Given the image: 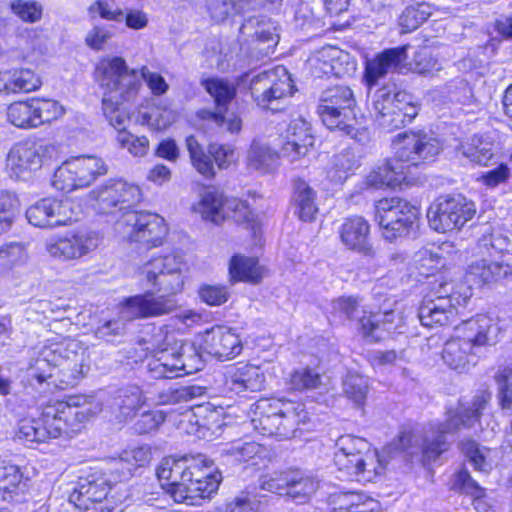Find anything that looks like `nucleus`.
Wrapping results in <instances>:
<instances>
[{
	"instance_id": "f257e3e1",
	"label": "nucleus",
	"mask_w": 512,
	"mask_h": 512,
	"mask_svg": "<svg viewBox=\"0 0 512 512\" xmlns=\"http://www.w3.org/2000/svg\"><path fill=\"white\" fill-rule=\"evenodd\" d=\"M184 268L183 257L173 252L152 257L144 263L139 270V278L152 293L128 298L121 307V318L130 321L170 313L175 308L170 296L183 289Z\"/></svg>"
},
{
	"instance_id": "f03ea898",
	"label": "nucleus",
	"mask_w": 512,
	"mask_h": 512,
	"mask_svg": "<svg viewBox=\"0 0 512 512\" xmlns=\"http://www.w3.org/2000/svg\"><path fill=\"white\" fill-rule=\"evenodd\" d=\"M156 474L162 488L176 503L191 506L210 498L221 482V474L214 471L213 462L202 458L166 457L158 465Z\"/></svg>"
},
{
	"instance_id": "7ed1b4c3",
	"label": "nucleus",
	"mask_w": 512,
	"mask_h": 512,
	"mask_svg": "<svg viewBox=\"0 0 512 512\" xmlns=\"http://www.w3.org/2000/svg\"><path fill=\"white\" fill-rule=\"evenodd\" d=\"M100 411L91 397L72 395L65 401L46 407L36 419H23L18 424L17 437L27 443H41L63 435L72 436L81 424Z\"/></svg>"
},
{
	"instance_id": "20e7f679",
	"label": "nucleus",
	"mask_w": 512,
	"mask_h": 512,
	"mask_svg": "<svg viewBox=\"0 0 512 512\" xmlns=\"http://www.w3.org/2000/svg\"><path fill=\"white\" fill-rule=\"evenodd\" d=\"M87 360V349L78 340L65 339L44 346L30 364L27 375L30 381L42 384L52 379L57 370L61 384L74 386L88 369Z\"/></svg>"
},
{
	"instance_id": "39448f33",
	"label": "nucleus",
	"mask_w": 512,
	"mask_h": 512,
	"mask_svg": "<svg viewBox=\"0 0 512 512\" xmlns=\"http://www.w3.org/2000/svg\"><path fill=\"white\" fill-rule=\"evenodd\" d=\"M489 400L490 394L482 392L474 397L472 405L468 409L448 410L444 422L431 424L433 438L425 439L416 450L413 448L418 439L409 431L401 432L397 442H394L393 445L396 449L408 451L410 454L421 451L427 460H434L447 450L445 435L453 434L462 428L473 427L475 423L479 422L482 411Z\"/></svg>"
},
{
	"instance_id": "423d86ee",
	"label": "nucleus",
	"mask_w": 512,
	"mask_h": 512,
	"mask_svg": "<svg viewBox=\"0 0 512 512\" xmlns=\"http://www.w3.org/2000/svg\"><path fill=\"white\" fill-rule=\"evenodd\" d=\"M251 424L253 429L264 436L280 440L295 436L300 425L309 420L305 405L285 398H264L254 405Z\"/></svg>"
},
{
	"instance_id": "0eeeda50",
	"label": "nucleus",
	"mask_w": 512,
	"mask_h": 512,
	"mask_svg": "<svg viewBox=\"0 0 512 512\" xmlns=\"http://www.w3.org/2000/svg\"><path fill=\"white\" fill-rule=\"evenodd\" d=\"M338 450L334 463L343 477L356 481L371 482L381 475L387 465L384 457L369 443L359 437L342 436L336 443Z\"/></svg>"
},
{
	"instance_id": "6e6552de",
	"label": "nucleus",
	"mask_w": 512,
	"mask_h": 512,
	"mask_svg": "<svg viewBox=\"0 0 512 512\" xmlns=\"http://www.w3.org/2000/svg\"><path fill=\"white\" fill-rule=\"evenodd\" d=\"M356 106L353 91L348 86L337 85L323 91L318 106V114L323 124L330 130H337L359 143H366L370 136L365 128L356 127Z\"/></svg>"
},
{
	"instance_id": "1a4fd4ad",
	"label": "nucleus",
	"mask_w": 512,
	"mask_h": 512,
	"mask_svg": "<svg viewBox=\"0 0 512 512\" xmlns=\"http://www.w3.org/2000/svg\"><path fill=\"white\" fill-rule=\"evenodd\" d=\"M471 296V286L467 284L435 279L431 291L419 307L421 324L432 328L452 323L456 306L466 304Z\"/></svg>"
},
{
	"instance_id": "9d476101",
	"label": "nucleus",
	"mask_w": 512,
	"mask_h": 512,
	"mask_svg": "<svg viewBox=\"0 0 512 512\" xmlns=\"http://www.w3.org/2000/svg\"><path fill=\"white\" fill-rule=\"evenodd\" d=\"M96 78L105 89L102 98L103 112L106 99L116 104L118 110H123V103L134 101L142 89L138 71L129 69L121 57L102 59L96 66Z\"/></svg>"
},
{
	"instance_id": "9b49d317",
	"label": "nucleus",
	"mask_w": 512,
	"mask_h": 512,
	"mask_svg": "<svg viewBox=\"0 0 512 512\" xmlns=\"http://www.w3.org/2000/svg\"><path fill=\"white\" fill-rule=\"evenodd\" d=\"M418 114V108L412 102V96L395 87L383 86L372 98L371 115L376 125L385 132L404 127Z\"/></svg>"
},
{
	"instance_id": "f8f14e48",
	"label": "nucleus",
	"mask_w": 512,
	"mask_h": 512,
	"mask_svg": "<svg viewBox=\"0 0 512 512\" xmlns=\"http://www.w3.org/2000/svg\"><path fill=\"white\" fill-rule=\"evenodd\" d=\"M201 85L213 98L215 109H202L198 112V117L211 127L238 133L242 128V120L239 115L228 113V105L236 96L235 84L223 78H208L202 80Z\"/></svg>"
},
{
	"instance_id": "ddd939ff",
	"label": "nucleus",
	"mask_w": 512,
	"mask_h": 512,
	"mask_svg": "<svg viewBox=\"0 0 512 512\" xmlns=\"http://www.w3.org/2000/svg\"><path fill=\"white\" fill-rule=\"evenodd\" d=\"M59 147L54 143L24 140L12 146L6 157L10 177L26 180L38 171L45 161L56 160Z\"/></svg>"
},
{
	"instance_id": "4468645a",
	"label": "nucleus",
	"mask_w": 512,
	"mask_h": 512,
	"mask_svg": "<svg viewBox=\"0 0 512 512\" xmlns=\"http://www.w3.org/2000/svg\"><path fill=\"white\" fill-rule=\"evenodd\" d=\"M418 207L398 198H383L375 203V221L382 230L384 239L392 242L406 236L417 224Z\"/></svg>"
},
{
	"instance_id": "2eb2a0df",
	"label": "nucleus",
	"mask_w": 512,
	"mask_h": 512,
	"mask_svg": "<svg viewBox=\"0 0 512 512\" xmlns=\"http://www.w3.org/2000/svg\"><path fill=\"white\" fill-rule=\"evenodd\" d=\"M250 91L258 106L278 111L280 104L294 93V85L288 70L278 65L254 76Z\"/></svg>"
},
{
	"instance_id": "dca6fc26",
	"label": "nucleus",
	"mask_w": 512,
	"mask_h": 512,
	"mask_svg": "<svg viewBox=\"0 0 512 512\" xmlns=\"http://www.w3.org/2000/svg\"><path fill=\"white\" fill-rule=\"evenodd\" d=\"M106 173L107 168L98 157H72L55 170L52 185L56 190L69 193L90 186L98 176Z\"/></svg>"
},
{
	"instance_id": "f3484780",
	"label": "nucleus",
	"mask_w": 512,
	"mask_h": 512,
	"mask_svg": "<svg viewBox=\"0 0 512 512\" xmlns=\"http://www.w3.org/2000/svg\"><path fill=\"white\" fill-rule=\"evenodd\" d=\"M476 213L474 202L462 195L441 196L428 209L427 218L430 227L437 232L460 229Z\"/></svg>"
},
{
	"instance_id": "a211bd4d",
	"label": "nucleus",
	"mask_w": 512,
	"mask_h": 512,
	"mask_svg": "<svg viewBox=\"0 0 512 512\" xmlns=\"http://www.w3.org/2000/svg\"><path fill=\"white\" fill-rule=\"evenodd\" d=\"M117 229L129 239L148 249L163 244L168 233L164 218L149 212L127 211L117 222Z\"/></svg>"
},
{
	"instance_id": "6ab92c4d",
	"label": "nucleus",
	"mask_w": 512,
	"mask_h": 512,
	"mask_svg": "<svg viewBox=\"0 0 512 512\" xmlns=\"http://www.w3.org/2000/svg\"><path fill=\"white\" fill-rule=\"evenodd\" d=\"M93 207L100 214H116L129 209L141 201L142 193L137 185L122 179H109L90 192Z\"/></svg>"
},
{
	"instance_id": "aec40b11",
	"label": "nucleus",
	"mask_w": 512,
	"mask_h": 512,
	"mask_svg": "<svg viewBox=\"0 0 512 512\" xmlns=\"http://www.w3.org/2000/svg\"><path fill=\"white\" fill-rule=\"evenodd\" d=\"M261 488L286 495L297 503H306L318 490L319 481L312 474L299 470L274 473L261 482Z\"/></svg>"
},
{
	"instance_id": "412c9836",
	"label": "nucleus",
	"mask_w": 512,
	"mask_h": 512,
	"mask_svg": "<svg viewBox=\"0 0 512 512\" xmlns=\"http://www.w3.org/2000/svg\"><path fill=\"white\" fill-rule=\"evenodd\" d=\"M110 484L103 476L90 475L80 478L69 495L75 512H113V502L108 498Z\"/></svg>"
},
{
	"instance_id": "4be33fe9",
	"label": "nucleus",
	"mask_w": 512,
	"mask_h": 512,
	"mask_svg": "<svg viewBox=\"0 0 512 512\" xmlns=\"http://www.w3.org/2000/svg\"><path fill=\"white\" fill-rule=\"evenodd\" d=\"M394 158L397 165H404L405 171L410 166L432 160L440 151L439 142L423 133H403L396 136L392 142Z\"/></svg>"
},
{
	"instance_id": "5701e85b",
	"label": "nucleus",
	"mask_w": 512,
	"mask_h": 512,
	"mask_svg": "<svg viewBox=\"0 0 512 512\" xmlns=\"http://www.w3.org/2000/svg\"><path fill=\"white\" fill-rule=\"evenodd\" d=\"M26 218L35 227L52 228L77 220V213L69 199L44 198L26 211Z\"/></svg>"
},
{
	"instance_id": "b1692460",
	"label": "nucleus",
	"mask_w": 512,
	"mask_h": 512,
	"mask_svg": "<svg viewBox=\"0 0 512 512\" xmlns=\"http://www.w3.org/2000/svg\"><path fill=\"white\" fill-rule=\"evenodd\" d=\"M110 99L104 101V117L117 130L116 140L120 147L127 149L134 157L145 156L149 150V140L145 136H135L126 130L129 114L126 109L118 110Z\"/></svg>"
},
{
	"instance_id": "393cba45",
	"label": "nucleus",
	"mask_w": 512,
	"mask_h": 512,
	"mask_svg": "<svg viewBox=\"0 0 512 512\" xmlns=\"http://www.w3.org/2000/svg\"><path fill=\"white\" fill-rule=\"evenodd\" d=\"M472 348L477 352L482 347L496 345L500 341L501 328L489 315L479 314L464 321L458 328Z\"/></svg>"
},
{
	"instance_id": "a878e982",
	"label": "nucleus",
	"mask_w": 512,
	"mask_h": 512,
	"mask_svg": "<svg viewBox=\"0 0 512 512\" xmlns=\"http://www.w3.org/2000/svg\"><path fill=\"white\" fill-rule=\"evenodd\" d=\"M314 141L310 124L303 119L293 120L286 130L279 156L291 163L298 161L307 155Z\"/></svg>"
},
{
	"instance_id": "bb28decb",
	"label": "nucleus",
	"mask_w": 512,
	"mask_h": 512,
	"mask_svg": "<svg viewBox=\"0 0 512 512\" xmlns=\"http://www.w3.org/2000/svg\"><path fill=\"white\" fill-rule=\"evenodd\" d=\"M240 34L245 40L251 38L254 49L266 56L273 53L279 40L275 22L263 16L246 19L240 27Z\"/></svg>"
},
{
	"instance_id": "cd10ccee",
	"label": "nucleus",
	"mask_w": 512,
	"mask_h": 512,
	"mask_svg": "<svg viewBox=\"0 0 512 512\" xmlns=\"http://www.w3.org/2000/svg\"><path fill=\"white\" fill-rule=\"evenodd\" d=\"M341 242L350 250L374 257L376 252L369 241L370 224L362 216L346 218L339 228Z\"/></svg>"
},
{
	"instance_id": "c85d7f7f",
	"label": "nucleus",
	"mask_w": 512,
	"mask_h": 512,
	"mask_svg": "<svg viewBox=\"0 0 512 512\" xmlns=\"http://www.w3.org/2000/svg\"><path fill=\"white\" fill-rule=\"evenodd\" d=\"M407 60V46L384 50L374 59L367 62L365 79L369 88L389 72L399 71Z\"/></svg>"
},
{
	"instance_id": "c756f323",
	"label": "nucleus",
	"mask_w": 512,
	"mask_h": 512,
	"mask_svg": "<svg viewBox=\"0 0 512 512\" xmlns=\"http://www.w3.org/2000/svg\"><path fill=\"white\" fill-rule=\"evenodd\" d=\"M204 344L207 353L219 359L234 358L242 350L238 335L232 329L222 326L207 331Z\"/></svg>"
},
{
	"instance_id": "7c9ffc66",
	"label": "nucleus",
	"mask_w": 512,
	"mask_h": 512,
	"mask_svg": "<svg viewBox=\"0 0 512 512\" xmlns=\"http://www.w3.org/2000/svg\"><path fill=\"white\" fill-rule=\"evenodd\" d=\"M266 382L264 372L259 366L241 365L230 369L226 374L227 389L236 394L261 391Z\"/></svg>"
},
{
	"instance_id": "2f4dec72",
	"label": "nucleus",
	"mask_w": 512,
	"mask_h": 512,
	"mask_svg": "<svg viewBox=\"0 0 512 512\" xmlns=\"http://www.w3.org/2000/svg\"><path fill=\"white\" fill-rule=\"evenodd\" d=\"M512 277V264L507 262L487 261L485 259L472 263L466 273V282L472 285H485Z\"/></svg>"
},
{
	"instance_id": "473e14b6",
	"label": "nucleus",
	"mask_w": 512,
	"mask_h": 512,
	"mask_svg": "<svg viewBox=\"0 0 512 512\" xmlns=\"http://www.w3.org/2000/svg\"><path fill=\"white\" fill-rule=\"evenodd\" d=\"M27 480L20 468L7 462L0 463V497L3 501L18 503L24 500Z\"/></svg>"
},
{
	"instance_id": "72a5a7b5",
	"label": "nucleus",
	"mask_w": 512,
	"mask_h": 512,
	"mask_svg": "<svg viewBox=\"0 0 512 512\" xmlns=\"http://www.w3.org/2000/svg\"><path fill=\"white\" fill-rule=\"evenodd\" d=\"M144 403L145 397L142 390L138 386L132 385L118 391L110 408L119 422H126L136 415Z\"/></svg>"
},
{
	"instance_id": "f704fd0d",
	"label": "nucleus",
	"mask_w": 512,
	"mask_h": 512,
	"mask_svg": "<svg viewBox=\"0 0 512 512\" xmlns=\"http://www.w3.org/2000/svg\"><path fill=\"white\" fill-rule=\"evenodd\" d=\"M476 351L472 348L471 343L459 333L453 339L448 340L442 351L444 362L455 370H462L468 364L474 363Z\"/></svg>"
},
{
	"instance_id": "c9c22d12",
	"label": "nucleus",
	"mask_w": 512,
	"mask_h": 512,
	"mask_svg": "<svg viewBox=\"0 0 512 512\" xmlns=\"http://www.w3.org/2000/svg\"><path fill=\"white\" fill-rule=\"evenodd\" d=\"M317 193L305 181L298 180L294 184L292 204L294 214L304 222H311L318 212Z\"/></svg>"
},
{
	"instance_id": "e433bc0d",
	"label": "nucleus",
	"mask_w": 512,
	"mask_h": 512,
	"mask_svg": "<svg viewBox=\"0 0 512 512\" xmlns=\"http://www.w3.org/2000/svg\"><path fill=\"white\" fill-rule=\"evenodd\" d=\"M264 453V448L256 442L235 441L226 445L221 456L227 463H248L257 465Z\"/></svg>"
},
{
	"instance_id": "4c0bfd02",
	"label": "nucleus",
	"mask_w": 512,
	"mask_h": 512,
	"mask_svg": "<svg viewBox=\"0 0 512 512\" xmlns=\"http://www.w3.org/2000/svg\"><path fill=\"white\" fill-rule=\"evenodd\" d=\"M406 174L405 166L397 165L391 159L372 170L366 177V183L374 188L395 187L405 180Z\"/></svg>"
},
{
	"instance_id": "58836bf2",
	"label": "nucleus",
	"mask_w": 512,
	"mask_h": 512,
	"mask_svg": "<svg viewBox=\"0 0 512 512\" xmlns=\"http://www.w3.org/2000/svg\"><path fill=\"white\" fill-rule=\"evenodd\" d=\"M459 152L469 161L486 166L494 158V143L487 137L474 135L459 147Z\"/></svg>"
},
{
	"instance_id": "ea45409f",
	"label": "nucleus",
	"mask_w": 512,
	"mask_h": 512,
	"mask_svg": "<svg viewBox=\"0 0 512 512\" xmlns=\"http://www.w3.org/2000/svg\"><path fill=\"white\" fill-rule=\"evenodd\" d=\"M229 273L235 281L257 283L263 271L256 258L238 255L231 259Z\"/></svg>"
},
{
	"instance_id": "a19ab883",
	"label": "nucleus",
	"mask_w": 512,
	"mask_h": 512,
	"mask_svg": "<svg viewBox=\"0 0 512 512\" xmlns=\"http://www.w3.org/2000/svg\"><path fill=\"white\" fill-rule=\"evenodd\" d=\"M8 94L29 93L37 90L42 82L40 77L29 68L7 69Z\"/></svg>"
},
{
	"instance_id": "79ce46f5",
	"label": "nucleus",
	"mask_w": 512,
	"mask_h": 512,
	"mask_svg": "<svg viewBox=\"0 0 512 512\" xmlns=\"http://www.w3.org/2000/svg\"><path fill=\"white\" fill-rule=\"evenodd\" d=\"M17 49L23 59L42 56L47 51L46 38L36 29H26L17 35Z\"/></svg>"
},
{
	"instance_id": "37998d69",
	"label": "nucleus",
	"mask_w": 512,
	"mask_h": 512,
	"mask_svg": "<svg viewBox=\"0 0 512 512\" xmlns=\"http://www.w3.org/2000/svg\"><path fill=\"white\" fill-rule=\"evenodd\" d=\"M226 206L232 207L224 201L223 195L218 191H208L198 205V210L205 220L215 224L221 223L226 217Z\"/></svg>"
},
{
	"instance_id": "c03bdc74",
	"label": "nucleus",
	"mask_w": 512,
	"mask_h": 512,
	"mask_svg": "<svg viewBox=\"0 0 512 512\" xmlns=\"http://www.w3.org/2000/svg\"><path fill=\"white\" fill-rule=\"evenodd\" d=\"M6 115L8 122L17 128L31 129L38 127L32 98L11 103L7 107Z\"/></svg>"
},
{
	"instance_id": "a18cd8bd",
	"label": "nucleus",
	"mask_w": 512,
	"mask_h": 512,
	"mask_svg": "<svg viewBox=\"0 0 512 512\" xmlns=\"http://www.w3.org/2000/svg\"><path fill=\"white\" fill-rule=\"evenodd\" d=\"M359 166V161L349 149H345L339 154L334 155L331 168L328 171V177L331 181L341 183Z\"/></svg>"
},
{
	"instance_id": "49530a36",
	"label": "nucleus",
	"mask_w": 512,
	"mask_h": 512,
	"mask_svg": "<svg viewBox=\"0 0 512 512\" xmlns=\"http://www.w3.org/2000/svg\"><path fill=\"white\" fill-rule=\"evenodd\" d=\"M278 155L265 144L254 141L247 154L248 166L254 170L266 172L274 166Z\"/></svg>"
},
{
	"instance_id": "de8ad7c7",
	"label": "nucleus",
	"mask_w": 512,
	"mask_h": 512,
	"mask_svg": "<svg viewBox=\"0 0 512 512\" xmlns=\"http://www.w3.org/2000/svg\"><path fill=\"white\" fill-rule=\"evenodd\" d=\"M431 13V7L427 3L408 6L400 15L399 25L404 32H411L423 24Z\"/></svg>"
},
{
	"instance_id": "09e8293b",
	"label": "nucleus",
	"mask_w": 512,
	"mask_h": 512,
	"mask_svg": "<svg viewBox=\"0 0 512 512\" xmlns=\"http://www.w3.org/2000/svg\"><path fill=\"white\" fill-rule=\"evenodd\" d=\"M203 394V388L196 385L172 386L158 395V403L162 405L177 404L190 401Z\"/></svg>"
},
{
	"instance_id": "8fccbe9b",
	"label": "nucleus",
	"mask_w": 512,
	"mask_h": 512,
	"mask_svg": "<svg viewBox=\"0 0 512 512\" xmlns=\"http://www.w3.org/2000/svg\"><path fill=\"white\" fill-rule=\"evenodd\" d=\"M186 146L195 169L204 177H213L215 173L212 161L193 135L186 138Z\"/></svg>"
},
{
	"instance_id": "3c124183",
	"label": "nucleus",
	"mask_w": 512,
	"mask_h": 512,
	"mask_svg": "<svg viewBox=\"0 0 512 512\" xmlns=\"http://www.w3.org/2000/svg\"><path fill=\"white\" fill-rule=\"evenodd\" d=\"M340 53L339 49L333 46H326L315 52L309 59L308 63L313 73L320 77L329 75L334 71V59Z\"/></svg>"
},
{
	"instance_id": "603ef678",
	"label": "nucleus",
	"mask_w": 512,
	"mask_h": 512,
	"mask_svg": "<svg viewBox=\"0 0 512 512\" xmlns=\"http://www.w3.org/2000/svg\"><path fill=\"white\" fill-rule=\"evenodd\" d=\"M37 126L49 123L64 114V108L57 101L45 98H32Z\"/></svg>"
},
{
	"instance_id": "864d4df0",
	"label": "nucleus",
	"mask_w": 512,
	"mask_h": 512,
	"mask_svg": "<svg viewBox=\"0 0 512 512\" xmlns=\"http://www.w3.org/2000/svg\"><path fill=\"white\" fill-rule=\"evenodd\" d=\"M462 451L475 470L485 473L491 470L492 463L489 459L490 449L486 447L480 448L475 441L468 440L462 443Z\"/></svg>"
},
{
	"instance_id": "5fc2aeb1",
	"label": "nucleus",
	"mask_w": 512,
	"mask_h": 512,
	"mask_svg": "<svg viewBox=\"0 0 512 512\" xmlns=\"http://www.w3.org/2000/svg\"><path fill=\"white\" fill-rule=\"evenodd\" d=\"M207 8L211 17L217 21L225 20L232 11L240 13L251 8L249 1L238 0H207Z\"/></svg>"
},
{
	"instance_id": "6e6d98bb",
	"label": "nucleus",
	"mask_w": 512,
	"mask_h": 512,
	"mask_svg": "<svg viewBox=\"0 0 512 512\" xmlns=\"http://www.w3.org/2000/svg\"><path fill=\"white\" fill-rule=\"evenodd\" d=\"M383 316L380 312L367 313L364 311L357 324L359 333L365 339L374 342L379 341L382 338L381 327H385V322H381Z\"/></svg>"
},
{
	"instance_id": "4d7b16f0",
	"label": "nucleus",
	"mask_w": 512,
	"mask_h": 512,
	"mask_svg": "<svg viewBox=\"0 0 512 512\" xmlns=\"http://www.w3.org/2000/svg\"><path fill=\"white\" fill-rule=\"evenodd\" d=\"M18 205L19 201L15 194L0 190V235L12 226Z\"/></svg>"
},
{
	"instance_id": "13d9d810",
	"label": "nucleus",
	"mask_w": 512,
	"mask_h": 512,
	"mask_svg": "<svg viewBox=\"0 0 512 512\" xmlns=\"http://www.w3.org/2000/svg\"><path fill=\"white\" fill-rule=\"evenodd\" d=\"M368 388V380L359 374H348L343 382L345 395L357 405L364 404Z\"/></svg>"
},
{
	"instance_id": "bf43d9fd",
	"label": "nucleus",
	"mask_w": 512,
	"mask_h": 512,
	"mask_svg": "<svg viewBox=\"0 0 512 512\" xmlns=\"http://www.w3.org/2000/svg\"><path fill=\"white\" fill-rule=\"evenodd\" d=\"M288 384L294 391L316 389L321 384V376L308 367L300 368L291 373Z\"/></svg>"
},
{
	"instance_id": "052dcab7",
	"label": "nucleus",
	"mask_w": 512,
	"mask_h": 512,
	"mask_svg": "<svg viewBox=\"0 0 512 512\" xmlns=\"http://www.w3.org/2000/svg\"><path fill=\"white\" fill-rule=\"evenodd\" d=\"M510 240L500 232L484 234L478 241V247L483 255L495 257L508 251Z\"/></svg>"
},
{
	"instance_id": "680f3d73",
	"label": "nucleus",
	"mask_w": 512,
	"mask_h": 512,
	"mask_svg": "<svg viewBox=\"0 0 512 512\" xmlns=\"http://www.w3.org/2000/svg\"><path fill=\"white\" fill-rule=\"evenodd\" d=\"M180 366L183 375L193 374L200 371L204 362L202 355L192 343H185L179 349Z\"/></svg>"
},
{
	"instance_id": "e2e57ef3",
	"label": "nucleus",
	"mask_w": 512,
	"mask_h": 512,
	"mask_svg": "<svg viewBox=\"0 0 512 512\" xmlns=\"http://www.w3.org/2000/svg\"><path fill=\"white\" fill-rule=\"evenodd\" d=\"M177 113L167 107H155L151 112L144 113L142 123L154 130H164L175 122Z\"/></svg>"
},
{
	"instance_id": "0e129e2a",
	"label": "nucleus",
	"mask_w": 512,
	"mask_h": 512,
	"mask_svg": "<svg viewBox=\"0 0 512 512\" xmlns=\"http://www.w3.org/2000/svg\"><path fill=\"white\" fill-rule=\"evenodd\" d=\"M151 457V450L149 446H133L128 447L120 454V462L122 465L126 464L127 469L132 470L144 466L149 462Z\"/></svg>"
},
{
	"instance_id": "69168bd1",
	"label": "nucleus",
	"mask_w": 512,
	"mask_h": 512,
	"mask_svg": "<svg viewBox=\"0 0 512 512\" xmlns=\"http://www.w3.org/2000/svg\"><path fill=\"white\" fill-rule=\"evenodd\" d=\"M495 380L499 389V399L502 408L512 405V362L495 374Z\"/></svg>"
},
{
	"instance_id": "338daca9",
	"label": "nucleus",
	"mask_w": 512,
	"mask_h": 512,
	"mask_svg": "<svg viewBox=\"0 0 512 512\" xmlns=\"http://www.w3.org/2000/svg\"><path fill=\"white\" fill-rule=\"evenodd\" d=\"M26 259L25 246L20 243H9L0 249V264L5 271L23 264Z\"/></svg>"
},
{
	"instance_id": "774afa93",
	"label": "nucleus",
	"mask_w": 512,
	"mask_h": 512,
	"mask_svg": "<svg viewBox=\"0 0 512 512\" xmlns=\"http://www.w3.org/2000/svg\"><path fill=\"white\" fill-rule=\"evenodd\" d=\"M415 263L420 274L427 276L445 265V261L439 253L428 249H422L415 254Z\"/></svg>"
}]
</instances>
